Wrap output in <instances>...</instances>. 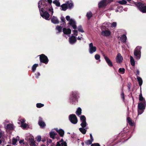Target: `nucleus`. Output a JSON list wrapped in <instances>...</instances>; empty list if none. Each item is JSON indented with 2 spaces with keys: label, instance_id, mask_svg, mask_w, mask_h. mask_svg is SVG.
<instances>
[{
  "label": "nucleus",
  "instance_id": "obj_1",
  "mask_svg": "<svg viewBox=\"0 0 146 146\" xmlns=\"http://www.w3.org/2000/svg\"><path fill=\"white\" fill-rule=\"evenodd\" d=\"M38 7L39 11L45 10L48 11L51 16L53 13V10L51 4H48L46 0H40L38 3Z\"/></svg>",
  "mask_w": 146,
  "mask_h": 146
},
{
  "label": "nucleus",
  "instance_id": "obj_2",
  "mask_svg": "<svg viewBox=\"0 0 146 146\" xmlns=\"http://www.w3.org/2000/svg\"><path fill=\"white\" fill-rule=\"evenodd\" d=\"M134 4L141 12L143 13H146V5L145 4L140 2H135Z\"/></svg>",
  "mask_w": 146,
  "mask_h": 146
},
{
  "label": "nucleus",
  "instance_id": "obj_3",
  "mask_svg": "<svg viewBox=\"0 0 146 146\" xmlns=\"http://www.w3.org/2000/svg\"><path fill=\"white\" fill-rule=\"evenodd\" d=\"M38 56L40 57V63L39 64L40 66H41L42 63H44L45 64H48L49 61L47 57L44 54H42L40 55H38Z\"/></svg>",
  "mask_w": 146,
  "mask_h": 146
},
{
  "label": "nucleus",
  "instance_id": "obj_4",
  "mask_svg": "<svg viewBox=\"0 0 146 146\" xmlns=\"http://www.w3.org/2000/svg\"><path fill=\"white\" fill-rule=\"evenodd\" d=\"M141 47L137 46L134 50V54L135 57L137 59H139L141 57Z\"/></svg>",
  "mask_w": 146,
  "mask_h": 146
},
{
  "label": "nucleus",
  "instance_id": "obj_5",
  "mask_svg": "<svg viewBox=\"0 0 146 146\" xmlns=\"http://www.w3.org/2000/svg\"><path fill=\"white\" fill-rule=\"evenodd\" d=\"M48 11H45V10H40V14L41 16L43 18L46 20H49V18L50 16H51V14H50L48 12Z\"/></svg>",
  "mask_w": 146,
  "mask_h": 146
},
{
  "label": "nucleus",
  "instance_id": "obj_6",
  "mask_svg": "<svg viewBox=\"0 0 146 146\" xmlns=\"http://www.w3.org/2000/svg\"><path fill=\"white\" fill-rule=\"evenodd\" d=\"M69 119L70 121L73 124H76L78 122L77 118L74 114L70 115L69 116Z\"/></svg>",
  "mask_w": 146,
  "mask_h": 146
},
{
  "label": "nucleus",
  "instance_id": "obj_7",
  "mask_svg": "<svg viewBox=\"0 0 146 146\" xmlns=\"http://www.w3.org/2000/svg\"><path fill=\"white\" fill-rule=\"evenodd\" d=\"M96 50V48L95 46H93L92 43H91L89 44V52L90 54H92Z\"/></svg>",
  "mask_w": 146,
  "mask_h": 146
},
{
  "label": "nucleus",
  "instance_id": "obj_8",
  "mask_svg": "<svg viewBox=\"0 0 146 146\" xmlns=\"http://www.w3.org/2000/svg\"><path fill=\"white\" fill-rule=\"evenodd\" d=\"M107 0H102L98 4V7L99 8L104 7L107 5Z\"/></svg>",
  "mask_w": 146,
  "mask_h": 146
},
{
  "label": "nucleus",
  "instance_id": "obj_9",
  "mask_svg": "<svg viewBox=\"0 0 146 146\" xmlns=\"http://www.w3.org/2000/svg\"><path fill=\"white\" fill-rule=\"evenodd\" d=\"M68 24L71 26L74 29H77L76 22L72 19H70L69 23L68 24Z\"/></svg>",
  "mask_w": 146,
  "mask_h": 146
},
{
  "label": "nucleus",
  "instance_id": "obj_10",
  "mask_svg": "<svg viewBox=\"0 0 146 146\" xmlns=\"http://www.w3.org/2000/svg\"><path fill=\"white\" fill-rule=\"evenodd\" d=\"M123 60V58L121 56V54L119 53L117 54L116 58V62L120 64L122 62Z\"/></svg>",
  "mask_w": 146,
  "mask_h": 146
},
{
  "label": "nucleus",
  "instance_id": "obj_11",
  "mask_svg": "<svg viewBox=\"0 0 146 146\" xmlns=\"http://www.w3.org/2000/svg\"><path fill=\"white\" fill-rule=\"evenodd\" d=\"M145 100H144L143 102H141L138 104V109L139 110L145 109Z\"/></svg>",
  "mask_w": 146,
  "mask_h": 146
},
{
  "label": "nucleus",
  "instance_id": "obj_12",
  "mask_svg": "<svg viewBox=\"0 0 146 146\" xmlns=\"http://www.w3.org/2000/svg\"><path fill=\"white\" fill-rule=\"evenodd\" d=\"M77 39L76 37L74 36H72L69 38V41L71 44H73L76 42Z\"/></svg>",
  "mask_w": 146,
  "mask_h": 146
},
{
  "label": "nucleus",
  "instance_id": "obj_13",
  "mask_svg": "<svg viewBox=\"0 0 146 146\" xmlns=\"http://www.w3.org/2000/svg\"><path fill=\"white\" fill-rule=\"evenodd\" d=\"M111 32L109 30L102 31L101 32V35L103 36H108L110 35Z\"/></svg>",
  "mask_w": 146,
  "mask_h": 146
},
{
  "label": "nucleus",
  "instance_id": "obj_14",
  "mask_svg": "<svg viewBox=\"0 0 146 146\" xmlns=\"http://www.w3.org/2000/svg\"><path fill=\"white\" fill-rule=\"evenodd\" d=\"M51 21L52 23L54 24H58L59 23V21L57 17L54 16H53L51 18Z\"/></svg>",
  "mask_w": 146,
  "mask_h": 146
},
{
  "label": "nucleus",
  "instance_id": "obj_15",
  "mask_svg": "<svg viewBox=\"0 0 146 146\" xmlns=\"http://www.w3.org/2000/svg\"><path fill=\"white\" fill-rule=\"evenodd\" d=\"M104 58L109 66L112 67L113 66V64L112 62L108 57L106 56H104Z\"/></svg>",
  "mask_w": 146,
  "mask_h": 146
},
{
  "label": "nucleus",
  "instance_id": "obj_16",
  "mask_svg": "<svg viewBox=\"0 0 146 146\" xmlns=\"http://www.w3.org/2000/svg\"><path fill=\"white\" fill-rule=\"evenodd\" d=\"M38 124L42 128L45 127L46 125L44 122L43 121L41 118H40L38 122Z\"/></svg>",
  "mask_w": 146,
  "mask_h": 146
},
{
  "label": "nucleus",
  "instance_id": "obj_17",
  "mask_svg": "<svg viewBox=\"0 0 146 146\" xmlns=\"http://www.w3.org/2000/svg\"><path fill=\"white\" fill-rule=\"evenodd\" d=\"M63 31L64 34L67 35L71 34V30L70 29H66L65 28H64L63 29Z\"/></svg>",
  "mask_w": 146,
  "mask_h": 146
},
{
  "label": "nucleus",
  "instance_id": "obj_18",
  "mask_svg": "<svg viewBox=\"0 0 146 146\" xmlns=\"http://www.w3.org/2000/svg\"><path fill=\"white\" fill-rule=\"evenodd\" d=\"M127 40V37L125 35H123L120 38V40L122 42H123L124 43L126 42V40Z\"/></svg>",
  "mask_w": 146,
  "mask_h": 146
},
{
  "label": "nucleus",
  "instance_id": "obj_19",
  "mask_svg": "<svg viewBox=\"0 0 146 146\" xmlns=\"http://www.w3.org/2000/svg\"><path fill=\"white\" fill-rule=\"evenodd\" d=\"M137 78L139 86H141L143 83V80L142 78L138 76L137 77Z\"/></svg>",
  "mask_w": 146,
  "mask_h": 146
},
{
  "label": "nucleus",
  "instance_id": "obj_20",
  "mask_svg": "<svg viewBox=\"0 0 146 146\" xmlns=\"http://www.w3.org/2000/svg\"><path fill=\"white\" fill-rule=\"evenodd\" d=\"M61 7L62 8V10L64 11H66L68 9V5L67 4H63L61 6Z\"/></svg>",
  "mask_w": 146,
  "mask_h": 146
},
{
  "label": "nucleus",
  "instance_id": "obj_21",
  "mask_svg": "<svg viewBox=\"0 0 146 146\" xmlns=\"http://www.w3.org/2000/svg\"><path fill=\"white\" fill-rule=\"evenodd\" d=\"M88 20H89L90 18L92 17V14L91 11H89L87 12L86 15Z\"/></svg>",
  "mask_w": 146,
  "mask_h": 146
},
{
  "label": "nucleus",
  "instance_id": "obj_22",
  "mask_svg": "<svg viewBox=\"0 0 146 146\" xmlns=\"http://www.w3.org/2000/svg\"><path fill=\"white\" fill-rule=\"evenodd\" d=\"M56 131L59 133L61 136H63L64 134V132L63 130L62 129H60L58 130H56Z\"/></svg>",
  "mask_w": 146,
  "mask_h": 146
},
{
  "label": "nucleus",
  "instance_id": "obj_23",
  "mask_svg": "<svg viewBox=\"0 0 146 146\" xmlns=\"http://www.w3.org/2000/svg\"><path fill=\"white\" fill-rule=\"evenodd\" d=\"M82 113V109L79 107L77 110L76 112V113L78 115H80Z\"/></svg>",
  "mask_w": 146,
  "mask_h": 146
},
{
  "label": "nucleus",
  "instance_id": "obj_24",
  "mask_svg": "<svg viewBox=\"0 0 146 146\" xmlns=\"http://www.w3.org/2000/svg\"><path fill=\"white\" fill-rule=\"evenodd\" d=\"M6 128L9 130H12L13 129V125L11 124H9L7 125Z\"/></svg>",
  "mask_w": 146,
  "mask_h": 146
},
{
  "label": "nucleus",
  "instance_id": "obj_25",
  "mask_svg": "<svg viewBox=\"0 0 146 146\" xmlns=\"http://www.w3.org/2000/svg\"><path fill=\"white\" fill-rule=\"evenodd\" d=\"M125 71V69L124 68H120L119 69L118 72L120 74H123Z\"/></svg>",
  "mask_w": 146,
  "mask_h": 146
},
{
  "label": "nucleus",
  "instance_id": "obj_26",
  "mask_svg": "<svg viewBox=\"0 0 146 146\" xmlns=\"http://www.w3.org/2000/svg\"><path fill=\"white\" fill-rule=\"evenodd\" d=\"M130 62L132 66H134L135 65V62L133 58L131 56H130Z\"/></svg>",
  "mask_w": 146,
  "mask_h": 146
},
{
  "label": "nucleus",
  "instance_id": "obj_27",
  "mask_svg": "<svg viewBox=\"0 0 146 146\" xmlns=\"http://www.w3.org/2000/svg\"><path fill=\"white\" fill-rule=\"evenodd\" d=\"M50 137L54 139L55 138V136L56 134L54 132H52L50 133Z\"/></svg>",
  "mask_w": 146,
  "mask_h": 146
},
{
  "label": "nucleus",
  "instance_id": "obj_28",
  "mask_svg": "<svg viewBox=\"0 0 146 146\" xmlns=\"http://www.w3.org/2000/svg\"><path fill=\"white\" fill-rule=\"evenodd\" d=\"M79 130L82 134H84L86 133V131L84 128H80Z\"/></svg>",
  "mask_w": 146,
  "mask_h": 146
},
{
  "label": "nucleus",
  "instance_id": "obj_29",
  "mask_svg": "<svg viewBox=\"0 0 146 146\" xmlns=\"http://www.w3.org/2000/svg\"><path fill=\"white\" fill-rule=\"evenodd\" d=\"M62 27L61 25H57L56 28V29L58 31V32L59 33L62 32Z\"/></svg>",
  "mask_w": 146,
  "mask_h": 146
},
{
  "label": "nucleus",
  "instance_id": "obj_30",
  "mask_svg": "<svg viewBox=\"0 0 146 146\" xmlns=\"http://www.w3.org/2000/svg\"><path fill=\"white\" fill-rule=\"evenodd\" d=\"M67 4L68 5V8L70 9H71L73 6V3L72 2L69 3L68 2Z\"/></svg>",
  "mask_w": 146,
  "mask_h": 146
},
{
  "label": "nucleus",
  "instance_id": "obj_31",
  "mask_svg": "<svg viewBox=\"0 0 146 146\" xmlns=\"http://www.w3.org/2000/svg\"><path fill=\"white\" fill-rule=\"evenodd\" d=\"M38 66V64H34L32 67V70L33 72L36 70V68Z\"/></svg>",
  "mask_w": 146,
  "mask_h": 146
},
{
  "label": "nucleus",
  "instance_id": "obj_32",
  "mask_svg": "<svg viewBox=\"0 0 146 146\" xmlns=\"http://www.w3.org/2000/svg\"><path fill=\"white\" fill-rule=\"evenodd\" d=\"M53 3L55 4L58 7H59L60 6V2L57 0H55L53 2Z\"/></svg>",
  "mask_w": 146,
  "mask_h": 146
},
{
  "label": "nucleus",
  "instance_id": "obj_33",
  "mask_svg": "<svg viewBox=\"0 0 146 146\" xmlns=\"http://www.w3.org/2000/svg\"><path fill=\"white\" fill-rule=\"evenodd\" d=\"M78 30L80 32L82 33H84V31L83 30L82 27L81 25H79L78 26Z\"/></svg>",
  "mask_w": 146,
  "mask_h": 146
},
{
  "label": "nucleus",
  "instance_id": "obj_34",
  "mask_svg": "<svg viewBox=\"0 0 146 146\" xmlns=\"http://www.w3.org/2000/svg\"><path fill=\"white\" fill-rule=\"evenodd\" d=\"M127 120L128 121L129 123L130 124V125L132 126L133 125V123L132 122V120L129 117H127Z\"/></svg>",
  "mask_w": 146,
  "mask_h": 146
},
{
  "label": "nucleus",
  "instance_id": "obj_35",
  "mask_svg": "<svg viewBox=\"0 0 146 146\" xmlns=\"http://www.w3.org/2000/svg\"><path fill=\"white\" fill-rule=\"evenodd\" d=\"M80 125L82 127H85L87 125V123L86 121L82 122V123H81Z\"/></svg>",
  "mask_w": 146,
  "mask_h": 146
},
{
  "label": "nucleus",
  "instance_id": "obj_36",
  "mask_svg": "<svg viewBox=\"0 0 146 146\" xmlns=\"http://www.w3.org/2000/svg\"><path fill=\"white\" fill-rule=\"evenodd\" d=\"M139 100L140 101H142L143 102L144 100H145L143 97L141 93L139 95Z\"/></svg>",
  "mask_w": 146,
  "mask_h": 146
},
{
  "label": "nucleus",
  "instance_id": "obj_37",
  "mask_svg": "<svg viewBox=\"0 0 146 146\" xmlns=\"http://www.w3.org/2000/svg\"><path fill=\"white\" fill-rule=\"evenodd\" d=\"M118 3L119 4L123 5L126 4L127 3V1L125 0H122L119 1Z\"/></svg>",
  "mask_w": 146,
  "mask_h": 146
},
{
  "label": "nucleus",
  "instance_id": "obj_38",
  "mask_svg": "<svg viewBox=\"0 0 146 146\" xmlns=\"http://www.w3.org/2000/svg\"><path fill=\"white\" fill-rule=\"evenodd\" d=\"M80 119L82 122L86 121V118L84 115H82L80 117Z\"/></svg>",
  "mask_w": 146,
  "mask_h": 146
},
{
  "label": "nucleus",
  "instance_id": "obj_39",
  "mask_svg": "<svg viewBox=\"0 0 146 146\" xmlns=\"http://www.w3.org/2000/svg\"><path fill=\"white\" fill-rule=\"evenodd\" d=\"M61 21L63 22V25L64 26L66 25V22H65V18L63 17H61Z\"/></svg>",
  "mask_w": 146,
  "mask_h": 146
},
{
  "label": "nucleus",
  "instance_id": "obj_40",
  "mask_svg": "<svg viewBox=\"0 0 146 146\" xmlns=\"http://www.w3.org/2000/svg\"><path fill=\"white\" fill-rule=\"evenodd\" d=\"M93 141L91 139H89L86 142V143L87 145H90L92 143Z\"/></svg>",
  "mask_w": 146,
  "mask_h": 146
},
{
  "label": "nucleus",
  "instance_id": "obj_41",
  "mask_svg": "<svg viewBox=\"0 0 146 146\" xmlns=\"http://www.w3.org/2000/svg\"><path fill=\"white\" fill-rule=\"evenodd\" d=\"M36 106L38 108H40L44 106V104L41 103H37L36 104Z\"/></svg>",
  "mask_w": 146,
  "mask_h": 146
},
{
  "label": "nucleus",
  "instance_id": "obj_42",
  "mask_svg": "<svg viewBox=\"0 0 146 146\" xmlns=\"http://www.w3.org/2000/svg\"><path fill=\"white\" fill-rule=\"evenodd\" d=\"M144 110V109L139 110L138 109V115H140V114H141V113H142L143 112Z\"/></svg>",
  "mask_w": 146,
  "mask_h": 146
},
{
  "label": "nucleus",
  "instance_id": "obj_43",
  "mask_svg": "<svg viewBox=\"0 0 146 146\" xmlns=\"http://www.w3.org/2000/svg\"><path fill=\"white\" fill-rule=\"evenodd\" d=\"M27 124L26 123H23L21 124V127H22L24 128H25L27 126Z\"/></svg>",
  "mask_w": 146,
  "mask_h": 146
},
{
  "label": "nucleus",
  "instance_id": "obj_44",
  "mask_svg": "<svg viewBox=\"0 0 146 146\" xmlns=\"http://www.w3.org/2000/svg\"><path fill=\"white\" fill-rule=\"evenodd\" d=\"M95 58L96 60H98L100 58V56L98 54H96L95 56Z\"/></svg>",
  "mask_w": 146,
  "mask_h": 146
},
{
  "label": "nucleus",
  "instance_id": "obj_45",
  "mask_svg": "<svg viewBox=\"0 0 146 146\" xmlns=\"http://www.w3.org/2000/svg\"><path fill=\"white\" fill-rule=\"evenodd\" d=\"M61 140L63 143L60 144L61 146H67L66 143L65 142L63 141L62 139Z\"/></svg>",
  "mask_w": 146,
  "mask_h": 146
},
{
  "label": "nucleus",
  "instance_id": "obj_46",
  "mask_svg": "<svg viewBox=\"0 0 146 146\" xmlns=\"http://www.w3.org/2000/svg\"><path fill=\"white\" fill-rule=\"evenodd\" d=\"M62 143H63L62 142V140H61L60 141L57 142V144L56 146H61L60 144Z\"/></svg>",
  "mask_w": 146,
  "mask_h": 146
},
{
  "label": "nucleus",
  "instance_id": "obj_47",
  "mask_svg": "<svg viewBox=\"0 0 146 146\" xmlns=\"http://www.w3.org/2000/svg\"><path fill=\"white\" fill-rule=\"evenodd\" d=\"M40 74L39 72H37L35 74V77L36 78H38L39 77V76H40Z\"/></svg>",
  "mask_w": 146,
  "mask_h": 146
},
{
  "label": "nucleus",
  "instance_id": "obj_48",
  "mask_svg": "<svg viewBox=\"0 0 146 146\" xmlns=\"http://www.w3.org/2000/svg\"><path fill=\"white\" fill-rule=\"evenodd\" d=\"M111 26L113 27H115L116 26L117 23L115 22H113L111 24Z\"/></svg>",
  "mask_w": 146,
  "mask_h": 146
},
{
  "label": "nucleus",
  "instance_id": "obj_49",
  "mask_svg": "<svg viewBox=\"0 0 146 146\" xmlns=\"http://www.w3.org/2000/svg\"><path fill=\"white\" fill-rule=\"evenodd\" d=\"M17 139H13V142L12 143L13 145H15L16 144L17 142Z\"/></svg>",
  "mask_w": 146,
  "mask_h": 146
},
{
  "label": "nucleus",
  "instance_id": "obj_50",
  "mask_svg": "<svg viewBox=\"0 0 146 146\" xmlns=\"http://www.w3.org/2000/svg\"><path fill=\"white\" fill-rule=\"evenodd\" d=\"M41 137L40 136H38L37 137L36 140L37 141L39 142L41 140Z\"/></svg>",
  "mask_w": 146,
  "mask_h": 146
},
{
  "label": "nucleus",
  "instance_id": "obj_51",
  "mask_svg": "<svg viewBox=\"0 0 146 146\" xmlns=\"http://www.w3.org/2000/svg\"><path fill=\"white\" fill-rule=\"evenodd\" d=\"M19 121L21 122V124L24 123L25 121V120L24 119H21L19 120Z\"/></svg>",
  "mask_w": 146,
  "mask_h": 146
},
{
  "label": "nucleus",
  "instance_id": "obj_52",
  "mask_svg": "<svg viewBox=\"0 0 146 146\" xmlns=\"http://www.w3.org/2000/svg\"><path fill=\"white\" fill-rule=\"evenodd\" d=\"M91 146H100V145L98 143L92 144Z\"/></svg>",
  "mask_w": 146,
  "mask_h": 146
},
{
  "label": "nucleus",
  "instance_id": "obj_53",
  "mask_svg": "<svg viewBox=\"0 0 146 146\" xmlns=\"http://www.w3.org/2000/svg\"><path fill=\"white\" fill-rule=\"evenodd\" d=\"M66 20L68 21H70V17L69 16H67L66 17Z\"/></svg>",
  "mask_w": 146,
  "mask_h": 146
},
{
  "label": "nucleus",
  "instance_id": "obj_54",
  "mask_svg": "<svg viewBox=\"0 0 146 146\" xmlns=\"http://www.w3.org/2000/svg\"><path fill=\"white\" fill-rule=\"evenodd\" d=\"M127 87H128V90L129 91L131 88V84H127Z\"/></svg>",
  "mask_w": 146,
  "mask_h": 146
},
{
  "label": "nucleus",
  "instance_id": "obj_55",
  "mask_svg": "<svg viewBox=\"0 0 146 146\" xmlns=\"http://www.w3.org/2000/svg\"><path fill=\"white\" fill-rule=\"evenodd\" d=\"M139 71L138 70H136V72L135 74L136 76L139 75Z\"/></svg>",
  "mask_w": 146,
  "mask_h": 146
},
{
  "label": "nucleus",
  "instance_id": "obj_56",
  "mask_svg": "<svg viewBox=\"0 0 146 146\" xmlns=\"http://www.w3.org/2000/svg\"><path fill=\"white\" fill-rule=\"evenodd\" d=\"M47 2L48 4H51L52 3V0H47Z\"/></svg>",
  "mask_w": 146,
  "mask_h": 146
},
{
  "label": "nucleus",
  "instance_id": "obj_57",
  "mask_svg": "<svg viewBox=\"0 0 146 146\" xmlns=\"http://www.w3.org/2000/svg\"><path fill=\"white\" fill-rule=\"evenodd\" d=\"M121 96L123 99L124 100V94L123 93H122L121 94Z\"/></svg>",
  "mask_w": 146,
  "mask_h": 146
},
{
  "label": "nucleus",
  "instance_id": "obj_58",
  "mask_svg": "<svg viewBox=\"0 0 146 146\" xmlns=\"http://www.w3.org/2000/svg\"><path fill=\"white\" fill-rule=\"evenodd\" d=\"M90 139H91L93 141L94 140V139L93 138V137H92V135L91 134H90Z\"/></svg>",
  "mask_w": 146,
  "mask_h": 146
},
{
  "label": "nucleus",
  "instance_id": "obj_59",
  "mask_svg": "<svg viewBox=\"0 0 146 146\" xmlns=\"http://www.w3.org/2000/svg\"><path fill=\"white\" fill-rule=\"evenodd\" d=\"M72 32L74 33H78V31L77 30H73L72 31Z\"/></svg>",
  "mask_w": 146,
  "mask_h": 146
},
{
  "label": "nucleus",
  "instance_id": "obj_60",
  "mask_svg": "<svg viewBox=\"0 0 146 146\" xmlns=\"http://www.w3.org/2000/svg\"><path fill=\"white\" fill-rule=\"evenodd\" d=\"M24 141V140H21L20 141H19V143H22Z\"/></svg>",
  "mask_w": 146,
  "mask_h": 146
},
{
  "label": "nucleus",
  "instance_id": "obj_61",
  "mask_svg": "<svg viewBox=\"0 0 146 146\" xmlns=\"http://www.w3.org/2000/svg\"><path fill=\"white\" fill-rule=\"evenodd\" d=\"M81 38L82 37H78L77 38V39L78 40H81Z\"/></svg>",
  "mask_w": 146,
  "mask_h": 146
},
{
  "label": "nucleus",
  "instance_id": "obj_62",
  "mask_svg": "<svg viewBox=\"0 0 146 146\" xmlns=\"http://www.w3.org/2000/svg\"><path fill=\"white\" fill-rule=\"evenodd\" d=\"M74 33V34H73V35H76V36H77V35H78V33Z\"/></svg>",
  "mask_w": 146,
  "mask_h": 146
},
{
  "label": "nucleus",
  "instance_id": "obj_63",
  "mask_svg": "<svg viewBox=\"0 0 146 146\" xmlns=\"http://www.w3.org/2000/svg\"><path fill=\"white\" fill-rule=\"evenodd\" d=\"M2 136V133H1L0 132V138H1Z\"/></svg>",
  "mask_w": 146,
  "mask_h": 146
},
{
  "label": "nucleus",
  "instance_id": "obj_64",
  "mask_svg": "<svg viewBox=\"0 0 146 146\" xmlns=\"http://www.w3.org/2000/svg\"><path fill=\"white\" fill-rule=\"evenodd\" d=\"M2 143V140L0 139V144H1Z\"/></svg>",
  "mask_w": 146,
  "mask_h": 146
}]
</instances>
